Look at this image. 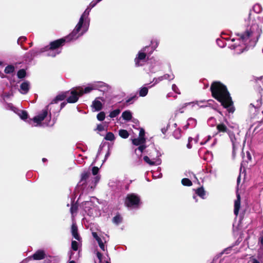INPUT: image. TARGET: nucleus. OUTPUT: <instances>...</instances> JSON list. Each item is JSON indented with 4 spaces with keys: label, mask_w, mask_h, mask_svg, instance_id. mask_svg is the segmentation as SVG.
<instances>
[{
    "label": "nucleus",
    "mask_w": 263,
    "mask_h": 263,
    "mask_svg": "<svg viewBox=\"0 0 263 263\" xmlns=\"http://www.w3.org/2000/svg\"><path fill=\"white\" fill-rule=\"evenodd\" d=\"M248 21L249 23L245 32L240 35L238 34L239 37L231 39V41L235 43L230 45V48L234 49L237 54L242 53L247 46H250L249 44L250 42H251L253 44H255L262 32L261 27L256 22V21L251 20L250 13Z\"/></svg>",
    "instance_id": "obj_1"
},
{
    "label": "nucleus",
    "mask_w": 263,
    "mask_h": 263,
    "mask_svg": "<svg viewBox=\"0 0 263 263\" xmlns=\"http://www.w3.org/2000/svg\"><path fill=\"white\" fill-rule=\"evenodd\" d=\"M210 89L213 97L220 102L229 112L233 113L235 109L227 87L221 83L216 82L212 84Z\"/></svg>",
    "instance_id": "obj_2"
},
{
    "label": "nucleus",
    "mask_w": 263,
    "mask_h": 263,
    "mask_svg": "<svg viewBox=\"0 0 263 263\" xmlns=\"http://www.w3.org/2000/svg\"><path fill=\"white\" fill-rule=\"evenodd\" d=\"M97 2H91L80 17L79 22L70 33L69 37L78 39L88 30L90 20L88 17L91 9L97 4Z\"/></svg>",
    "instance_id": "obj_3"
},
{
    "label": "nucleus",
    "mask_w": 263,
    "mask_h": 263,
    "mask_svg": "<svg viewBox=\"0 0 263 263\" xmlns=\"http://www.w3.org/2000/svg\"><path fill=\"white\" fill-rule=\"evenodd\" d=\"M70 35V33L64 39H61L51 42L49 46H46L40 49H34L30 51V53L31 56L34 57L40 53L47 52L46 54L47 56L52 57H55L61 52L59 48L62 46L65 42H70L77 39H73L71 37H69Z\"/></svg>",
    "instance_id": "obj_4"
},
{
    "label": "nucleus",
    "mask_w": 263,
    "mask_h": 263,
    "mask_svg": "<svg viewBox=\"0 0 263 263\" xmlns=\"http://www.w3.org/2000/svg\"><path fill=\"white\" fill-rule=\"evenodd\" d=\"M98 172L99 168L96 166L92 168V174L90 172H84L81 175L79 185H85L84 187L87 186L88 190H93L100 179V176L97 175Z\"/></svg>",
    "instance_id": "obj_5"
},
{
    "label": "nucleus",
    "mask_w": 263,
    "mask_h": 263,
    "mask_svg": "<svg viewBox=\"0 0 263 263\" xmlns=\"http://www.w3.org/2000/svg\"><path fill=\"white\" fill-rule=\"evenodd\" d=\"M29 123L32 126H52L54 123V120H51V113H48V106L43 109L37 115L30 119Z\"/></svg>",
    "instance_id": "obj_6"
},
{
    "label": "nucleus",
    "mask_w": 263,
    "mask_h": 263,
    "mask_svg": "<svg viewBox=\"0 0 263 263\" xmlns=\"http://www.w3.org/2000/svg\"><path fill=\"white\" fill-rule=\"evenodd\" d=\"M108 85L103 82H94L93 83L88 84L84 89L82 87H77V89L79 91L80 96L83 95L84 93H88L92 90L98 89L99 90L104 91L107 90Z\"/></svg>",
    "instance_id": "obj_7"
},
{
    "label": "nucleus",
    "mask_w": 263,
    "mask_h": 263,
    "mask_svg": "<svg viewBox=\"0 0 263 263\" xmlns=\"http://www.w3.org/2000/svg\"><path fill=\"white\" fill-rule=\"evenodd\" d=\"M140 201V198L137 195L130 194L127 195L125 203L127 207L135 208L138 206Z\"/></svg>",
    "instance_id": "obj_8"
},
{
    "label": "nucleus",
    "mask_w": 263,
    "mask_h": 263,
    "mask_svg": "<svg viewBox=\"0 0 263 263\" xmlns=\"http://www.w3.org/2000/svg\"><path fill=\"white\" fill-rule=\"evenodd\" d=\"M230 140L233 147V154H234L236 150L240 146L241 138L239 133L234 134L233 132H229L228 134Z\"/></svg>",
    "instance_id": "obj_9"
},
{
    "label": "nucleus",
    "mask_w": 263,
    "mask_h": 263,
    "mask_svg": "<svg viewBox=\"0 0 263 263\" xmlns=\"http://www.w3.org/2000/svg\"><path fill=\"white\" fill-rule=\"evenodd\" d=\"M66 100L69 103H76L78 101L79 97L81 96L77 89V87L72 88L70 91H66Z\"/></svg>",
    "instance_id": "obj_10"
},
{
    "label": "nucleus",
    "mask_w": 263,
    "mask_h": 263,
    "mask_svg": "<svg viewBox=\"0 0 263 263\" xmlns=\"http://www.w3.org/2000/svg\"><path fill=\"white\" fill-rule=\"evenodd\" d=\"M148 48H143L141 49L137 54L136 57L135 59V65L136 66H142L145 62L146 53L145 51Z\"/></svg>",
    "instance_id": "obj_11"
},
{
    "label": "nucleus",
    "mask_w": 263,
    "mask_h": 263,
    "mask_svg": "<svg viewBox=\"0 0 263 263\" xmlns=\"http://www.w3.org/2000/svg\"><path fill=\"white\" fill-rule=\"evenodd\" d=\"M82 206L86 214L90 216H93L95 207L92 200L86 201L83 202Z\"/></svg>",
    "instance_id": "obj_12"
},
{
    "label": "nucleus",
    "mask_w": 263,
    "mask_h": 263,
    "mask_svg": "<svg viewBox=\"0 0 263 263\" xmlns=\"http://www.w3.org/2000/svg\"><path fill=\"white\" fill-rule=\"evenodd\" d=\"M146 140L145 138L138 137L132 140V143L134 145L139 146L137 149H135V152L137 150H139L141 153H142L144 149L146 147L145 145Z\"/></svg>",
    "instance_id": "obj_13"
},
{
    "label": "nucleus",
    "mask_w": 263,
    "mask_h": 263,
    "mask_svg": "<svg viewBox=\"0 0 263 263\" xmlns=\"http://www.w3.org/2000/svg\"><path fill=\"white\" fill-rule=\"evenodd\" d=\"M92 235L94 238L97 241L98 245L102 251L105 250V246L104 243H105L108 240L105 237H103L102 238L99 237L96 232H92Z\"/></svg>",
    "instance_id": "obj_14"
},
{
    "label": "nucleus",
    "mask_w": 263,
    "mask_h": 263,
    "mask_svg": "<svg viewBox=\"0 0 263 263\" xmlns=\"http://www.w3.org/2000/svg\"><path fill=\"white\" fill-rule=\"evenodd\" d=\"M216 129L217 132L215 135H219L221 136L223 133H227L228 134L229 132H231L224 123L218 124L216 126Z\"/></svg>",
    "instance_id": "obj_15"
},
{
    "label": "nucleus",
    "mask_w": 263,
    "mask_h": 263,
    "mask_svg": "<svg viewBox=\"0 0 263 263\" xmlns=\"http://www.w3.org/2000/svg\"><path fill=\"white\" fill-rule=\"evenodd\" d=\"M101 101H104V99L101 97H98L92 102L91 106L95 109V111H99L102 108Z\"/></svg>",
    "instance_id": "obj_16"
},
{
    "label": "nucleus",
    "mask_w": 263,
    "mask_h": 263,
    "mask_svg": "<svg viewBox=\"0 0 263 263\" xmlns=\"http://www.w3.org/2000/svg\"><path fill=\"white\" fill-rule=\"evenodd\" d=\"M45 257V251L42 250H39L36 251L31 257H30V258H32L34 260H41L44 259Z\"/></svg>",
    "instance_id": "obj_17"
},
{
    "label": "nucleus",
    "mask_w": 263,
    "mask_h": 263,
    "mask_svg": "<svg viewBox=\"0 0 263 263\" xmlns=\"http://www.w3.org/2000/svg\"><path fill=\"white\" fill-rule=\"evenodd\" d=\"M205 102V100L202 101H194V102H187L183 104V107H186L188 106H191V107H193L195 105H198L199 107H205L208 106L207 105H201V103H204Z\"/></svg>",
    "instance_id": "obj_18"
},
{
    "label": "nucleus",
    "mask_w": 263,
    "mask_h": 263,
    "mask_svg": "<svg viewBox=\"0 0 263 263\" xmlns=\"http://www.w3.org/2000/svg\"><path fill=\"white\" fill-rule=\"evenodd\" d=\"M29 88V82L25 81L21 84L20 91L22 94H26L28 92Z\"/></svg>",
    "instance_id": "obj_19"
},
{
    "label": "nucleus",
    "mask_w": 263,
    "mask_h": 263,
    "mask_svg": "<svg viewBox=\"0 0 263 263\" xmlns=\"http://www.w3.org/2000/svg\"><path fill=\"white\" fill-rule=\"evenodd\" d=\"M144 160L151 165H159L161 163V160L158 159H150L148 156H144L143 158Z\"/></svg>",
    "instance_id": "obj_20"
},
{
    "label": "nucleus",
    "mask_w": 263,
    "mask_h": 263,
    "mask_svg": "<svg viewBox=\"0 0 263 263\" xmlns=\"http://www.w3.org/2000/svg\"><path fill=\"white\" fill-rule=\"evenodd\" d=\"M240 206V195L237 194V199L235 201L234 203V214L237 216L238 214Z\"/></svg>",
    "instance_id": "obj_21"
},
{
    "label": "nucleus",
    "mask_w": 263,
    "mask_h": 263,
    "mask_svg": "<svg viewBox=\"0 0 263 263\" xmlns=\"http://www.w3.org/2000/svg\"><path fill=\"white\" fill-rule=\"evenodd\" d=\"M67 97V93L66 91L63 92L61 94L58 95L52 101L51 103L50 104V106H51L53 104H57L58 101H62L66 98Z\"/></svg>",
    "instance_id": "obj_22"
},
{
    "label": "nucleus",
    "mask_w": 263,
    "mask_h": 263,
    "mask_svg": "<svg viewBox=\"0 0 263 263\" xmlns=\"http://www.w3.org/2000/svg\"><path fill=\"white\" fill-rule=\"evenodd\" d=\"M122 117L124 120L129 121L132 118V114L129 110H125L123 112Z\"/></svg>",
    "instance_id": "obj_23"
},
{
    "label": "nucleus",
    "mask_w": 263,
    "mask_h": 263,
    "mask_svg": "<svg viewBox=\"0 0 263 263\" xmlns=\"http://www.w3.org/2000/svg\"><path fill=\"white\" fill-rule=\"evenodd\" d=\"M15 114H17L19 117L23 120L27 119L28 118V114L26 111L21 110L18 109V111L15 112Z\"/></svg>",
    "instance_id": "obj_24"
},
{
    "label": "nucleus",
    "mask_w": 263,
    "mask_h": 263,
    "mask_svg": "<svg viewBox=\"0 0 263 263\" xmlns=\"http://www.w3.org/2000/svg\"><path fill=\"white\" fill-rule=\"evenodd\" d=\"M5 108L7 110H11L13 111L15 113L18 111V109L14 106L12 103H6Z\"/></svg>",
    "instance_id": "obj_25"
},
{
    "label": "nucleus",
    "mask_w": 263,
    "mask_h": 263,
    "mask_svg": "<svg viewBox=\"0 0 263 263\" xmlns=\"http://www.w3.org/2000/svg\"><path fill=\"white\" fill-rule=\"evenodd\" d=\"M158 44H159V41L156 40V39H154V40H153L152 41H151V47H152L151 48V50L149 51V52H153V51L156 49V48L158 47Z\"/></svg>",
    "instance_id": "obj_26"
},
{
    "label": "nucleus",
    "mask_w": 263,
    "mask_h": 263,
    "mask_svg": "<svg viewBox=\"0 0 263 263\" xmlns=\"http://www.w3.org/2000/svg\"><path fill=\"white\" fill-rule=\"evenodd\" d=\"M197 121L195 119L190 118L187 120V125L188 126H191L192 127H194L196 125Z\"/></svg>",
    "instance_id": "obj_27"
},
{
    "label": "nucleus",
    "mask_w": 263,
    "mask_h": 263,
    "mask_svg": "<svg viewBox=\"0 0 263 263\" xmlns=\"http://www.w3.org/2000/svg\"><path fill=\"white\" fill-rule=\"evenodd\" d=\"M119 136L124 139H126L129 136V134L126 130L125 129H120L119 131Z\"/></svg>",
    "instance_id": "obj_28"
},
{
    "label": "nucleus",
    "mask_w": 263,
    "mask_h": 263,
    "mask_svg": "<svg viewBox=\"0 0 263 263\" xmlns=\"http://www.w3.org/2000/svg\"><path fill=\"white\" fill-rule=\"evenodd\" d=\"M196 194L202 199L205 198V191L203 187L198 188L196 192Z\"/></svg>",
    "instance_id": "obj_29"
},
{
    "label": "nucleus",
    "mask_w": 263,
    "mask_h": 263,
    "mask_svg": "<svg viewBox=\"0 0 263 263\" xmlns=\"http://www.w3.org/2000/svg\"><path fill=\"white\" fill-rule=\"evenodd\" d=\"M148 93V88L145 87H142L139 90V96L140 97H145Z\"/></svg>",
    "instance_id": "obj_30"
},
{
    "label": "nucleus",
    "mask_w": 263,
    "mask_h": 263,
    "mask_svg": "<svg viewBox=\"0 0 263 263\" xmlns=\"http://www.w3.org/2000/svg\"><path fill=\"white\" fill-rule=\"evenodd\" d=\"M173 136L177 139L180 138L181 137V130L179 128L175 130L173 132Z\"/></svg>",
    "instance_id": "obj_31"
},
{
    "label": "nucleus",
    "mask_w": 263,
    "mask_h": 263,
    "mask_svg": "<svg viewBox=\"0 0 263 263\" xmlns=\"http://www.w3.org/2000/svg\"><path fill=\"white\" fill-rule=\"evenodd\" d=\"M181 183L184 186H190L192 185V181L188 178H183L181 180Z\"/></svg>",
    "instance_id": "obj_32"
},
{
    "label": "nucleus",
    "mask_w": 263,
    "mask_h": 263,
    "mask_svg": "<svg viewBox=\"0 0 263 263\" xmlns=\"http://www.w3.org/2000/svg\"><path fill=\"white\" fill-rule=\"evenodd\" d=\"M120 113V110L119 109H117L111 111L110 112L109 116L111 118H113L116 117L117 116H118Z\"/></svg>",
    "instance_id": "obj_33"
},
{
    "label": "nucleus",
    "mask_w": 263,
    "mask_h": 263,
    "mask_svg": "<svg viewBox=\"0 0 263 263\" xmlns=\"http://www.w3.org/2000/svg\"><path fill=\"white\" fill-rule=\"evenodd\" d=\"M254 11L256 13H259L262 11V7L260 4H255L253 8Z\"/></svg>",
    "instance_id": "obj_34"
},
{
    "label": "nucleus",
    "mask_w": 263,
    "mask_h": 263,
    "mask_svg": "<svg viewBox=\"0 0 263 263\" xmlns=\"http://www.w3.org/2000/svg\"><path fill=\"white\" fill-rule=\"evenodd\" d=\"M105 139L108 141H113L115 139V136L113 133L108 132L106 134Z\"/></svg>",
    "instance_id": "obj_35"
},
{
    "label": "nucleus",
    "mask_w": 263,
    "mask_h": 263,
    "mask_svg": "<svg viewBox=\"0 0 263 263\" xmlns=\"http://www.w3.org/2000/svg\"><path fill=\"white\" fill-rule=\"evenodd\" d=\"M78 206L76 204H72L70 208V213L72 217L74 216V214L77 212Z\"/></svg>",
    "instance_id": "obj_36"
},
{
    "label": "nucleus",
    "mask_w": 263,
    "mask_h": 263,
    "mask_svg": "<svg viewBox=\"0 0 263 263\" xmlns=\"http://www.w3.org/2000/svg\"><path fill=\"white\" fill-rule=\"evenodd\" d=\"M14 68L13 66L9 65L7 66L5 69V72L6 73H11L13 72Z\"/></svg>",
    "instance_id": "obj_37"
},
{
    "label": "nucleus",
    "mask_w": 263,
    "mask_h": 263,
    "mask_svg": "<svg viewBox=\"0 0 263 263\" xmlns=\"http://www.w3.org/2000/svg\"><path fill=\"white\" fill-rule=\"evenodd\" d=\"M17 75L19 78H23L26 76V71L24 69H21L17 72Z\"/></svg>",
    "instance_id": "obj_38"
},
{
    "label": "nucleus",
    "mask_w": 263,
    "mask_h": 263,
    "mask_svg": "<svg viewBox=\"0 0 263 263\" xmlns=\"http://www.w3.org/2000/svg\"><path fill=\"white\" fill-rule=\"evenodd\" d=\"M97 117L98 120L102 121L105 119V114L104 112L101 111L97 115Z\"/></svg>",
    "instance_id": "obj_39"
},
{
    "label": "nucleus",
    "mask_w": 263,
    "mask_h": 263,
    "mask_svg": "<svg viewBox=\"0 0 263 263\" xmlns=\"http://www.w3.org/2000/svg\"><path fill=\"white\" fill-rule=\"evenodd\" d=\"M12 95H13L12 92H4L2 95V97L3 99V100H5L6 99H8L11 96H12Z\"/></svg>",
    "instance_id": "obj_40"
},
{
    "label": "nucleus",
    "mask_w": 263,
    "mask_h": 263,
    "mask_svg": "<svg viewBox=\"0 0 263 263\" xmlns=\"http://www.w3.org/2000/svg\"><path fill=\"white\" fill-rule=\"evenodd\" d=\"M163 80H172L174 79V76L173 74H165L162 76Z\"/></svg>",
    "instance_id": "obj_41"
},
{
    "label": "nucleus",
    "mask_w": 263,
    "mask_h": 263,
    "mask_svg": "<svg viewBox=\"0 0 263 263\" xmlns=\"http://www.w3.org/2000/svg\"><path fill=\"white\" fill-rule=\"evenodd\" d=\"M78 242L76 241L72 240L71 242V248L74 251H77L78 249Z\"/></svg>",
    "instance_id": "obj_42"
},
{
    "label": "nucleus",
    "mask_w": 263,
    "mask_h": 263,
    "mask_svg": "<svg viewBox=\"0 0 263 263\" xmlns=\"http://www.w3.org/2000/svg\"><path fill=\"white\" fill-rule=\"evenodd\" d=\"M122 218L119 215H116L113 218V222L116 224H119L121 222Z\"/></svg>",
    "instance_id": "obj_43"
},
{
    "label": "nucleus",
    "mask_w": 263,
    "mask_h": 263,
    "mask_svg": "<svg viewBox=\"0 0 263 263\" xmlns=\"http://www.w3.org/2000/svg\"><path fill=\"white\" fill-rule=\"evenodd\" d=\"M216 42H217V45L220 47H221V48L224 47L226 45V43L223 42V41L222 40L217 39Z\"/></svg>",
    "instance_id": "obj_44"
},
{
    "label": "nucleus",
    "mask_w": 263,
    "mask_h": 263,
    "mask_svg": "<svg viewBox=\"0 0 263 263\" xmlns=\"http://www.w3.org/2000/svg\"><path fill=\"white\" fill-rule=\"evenodd\" d=\"M164 80L162 76H160L157 78H154L153 80L154 84L153 85L159 83L160 82Z\"/></svg>",
    "instance_id": "obj_45"
},
{
    "label": "nucleus",
    "mask_w": 263,
    "mask_h": 263,
    "mask_svg": "<svg viewBox=\"0 0 263 263\" xmlns=\"http://www.w3.org/2000/svg\"><path fill=\"white\" fill-rule=\"evenodd\" d=\"M78 233V228L76 223H73L71 226V233Z\"/></svg>",
    "instance_id": "obj_46"
},
{
    "label": "nucleus",
    "mask_w": 263,
    "mask_h": 263,
    "mask_svg": "<svg viewBox=\"0 0 263 263\" xmlns=\"http://www.w3.org/2000/svg\"><path fill=\"white\" fill-rule=\"evenodd\" d=\"M261 101L259 100H258L256 102V104L254 105V104H251L250 106H252V107H254L255 108H259L261 105Z\"/></svg>",
    "instance_id": "obj_47"
},
{
    "label": "nucleus",
    "mask_w": 263,
    "mask_h": 263,
    "mask_svg": "<svg viewBox=\"0 0 263 263\" xmlns=\"http://www.w3.org/2000/svg\"><path fill=\"white\" fill-rule=\"evenodd\" d=\"M144 48H148L147 49H146L145 51V52L146 53V55L147 57V58L153 53V52H149V51L151 50V46H145Z\"/></svg>",
    "instance_id": "obj_48"
},
{
    "label": "nucleus",
    "mask_w": 263,
    "mask_h": 263,
    "mask_svg": "<svg viewBox=\"0 0 263 263\" xmlns=\"http://www.w3.org/2000/svg\"><path fill=\"white\" fill-rule=\"evenodd\" d=\"M97 130L100 131V132H102V131H104L105 130V125H103V124H99L97 126Z\"/></svg>",
    "instance_id": "obj_49"
},
{
    "label": "nucleus",
    "mask_w": 263,
    "mask_h": 263,
    "mask_svg": "<svg viewBox=\"0 0 263 263\" xmlns=\"http://www.w3.org/2000/svg\"><path fill=\"white\" fill-rule=\"evenodd\" d=\"M172 89L176 93H177L178 94H180V93L178 88L177 87V86L175 84H173L172 85Z\"/></svg>",
    "instance_id": "obj_50"
},
{
    "label": "nucleus",
    "mask_w": 263,
    "mask_h": 263,
    "mask_svg": "<svg viewBox=\"0 0 263 263\" xmlns=\"http://www.w3.org/2000/svg\"><path fill=\"white\" fill-rule=\"evenodd\" d=\"M144 136H145L144 130L143 128H140V132H139V137L145 138Z\"/></svg>",
    "instance_id": "obj_51"
},
{
    "label": "nucleus",
    "mask_w": 263,
    "mask_h": 263,
    "mask_svg": "<svg viewBox=\"0 0 263 263\" xmlns=\"http://www.w3.org/2000/svg\"><path fill=\"white\" fill-rule=\"evenodd\" d=\"M26 40V37L25 36H21L17 40V44H21L22 42L25 41Z\"/></svg>",
    "instance_id": "obj_52"
},
{
    "label": "nucleus",
    "mask_w": 263,
    "mask_h": 263,
    "mask_svg": "<svg viewBox=\"0 0 263 263\" xmlns=\"http://www.w3.org/2000/svg\"><path fill=\"white\" fill-rule=\"evenodd\" d=\"M193 138H191V137L189 138V139H188V143L187 144L186 146H187V147L188 148H189V149H190V148H192V144H191V142L193 141Z\"/></svg>",
    "instance_id": "obj_53"
},
{
    "label": "nucleus",
    "mask_w": 263,
    "mask_h": 263,
    "mask_svg": "<svg viewBox=\"0 0 263 263\" xmlns=\"http://www.w3.org/2000/svg\"><path fill=\"white\" fill-rule=\"evenodd\" d=\"M185 175L186 176L191 178V179L192 178V177H194V178H196L195 175L193 173H192L191 172H186Z\"/></svg>",
    "instance_id": "obj_54"
},
{
    "label": "nucleus",
    "mask_w": 263,
    "mask_h": 263,
    "mask_svg": "<svg viewBox=\"0 0 263 263\" xmlns=\"http://www.w3.org/2000/svg\"><path fill=\"white\" fill-rule=\"evenodd\" d=\"M158 173H155L153 174V176L154 178H161L162 176V174L161 173H159L158 174Z\"/></svg>",
    "instance_id": "obj_55"
},
{
    "label": "nucleus",
    "mask_w": 263,
    "mask_h": 263,
    "mask_svg": "<svg viewBox=\"0 0 263 263\" xmlns=\"http://www.w3.org/2000/svg\"><path fill=\"white\" fill-rule=\"evenodd\" d=\"M73 237L76 239H77V240H80V237L78 234V233H73V234H72Z\"/></svg>",
    "instance_id": "obj_56"
},
{
    "label": "nucleus",
    "mask_w": 263,
    "mask_h": 263,
    "mask_svg": "<svg viewBox=\"0 0 263 263\" xmlns=\"http://www.w3.org/2000/svg\"><path fill=\"white\" fill-rule=\"evenodd\" d=\"M136 98V96H133V97H132L129 98H128L127 100H126V102L127 103H130L131 102L134 100H135Z\"/></svg>",
    "instance_id": "obj_57"
},
{
    "label": "nucleus",
    "mask_w": 263,
    "mask_h": 263,
    "mask_svg": "<svg viewBox=\"0 0 263 263\" xmlns=\"http://www.w3.org/2000/svg\"><path fill=\"white\" fill-rule=\"evenodd\" d=\"M97 256L98 259L99 260V261L101 262V259H102V254L101 253L98 252L97 253Z\"/></svg>",
    "instance_id": "obj_58"
},
{
    "label": "nucleus",
    "mask_w": 263,
    "mask_h": 263,
    "mask_svg": "<svg viewBox=\"0 0 263 263\" xmlns=\"http://www.w3.org/2000/svg\"><path fill=\"white\" fill-rule=\"evenodd\" d=\"M185 108V107H183V104L182 106L178 109V111L180 112V113H183L184 112V109Z\"/></svg>",
    "instance_id": "obj_59"
},
{
    "label": "nucleus",
    "mask_w": 263,
    "mask_h": 263,
    "mask_svg": "<svg viewBox=\"0 0 263 263\" xmlns=\"http://www.w3.org/2000/svg\"><path fill=\"white\" fill-rule=\"evenodd\" d=\"M247 154L248 159L249 160H251V155H250V153L247 152Z\"/></svg>",
    "instance_id": "obj_60"
},
{
    "label": "nucleus",
    "mask_w": 263,
    "mask_h": 263,
    "mask_svg": "<svg viewBox=\"0 0 263 263\" xmlns=\"http://www.w3.org/2000/svg\"><path fill=\"white\" fill-rule=\"evenodd\" d=\"M211 138V137L209 136L208 137V138L207 140H206L204 142H201V145H203V144H205V143L208 141H209Z\"/></svg>",
    "instance_id": "obj_61"
},
{
    "label": "nucleus",
    "mask_w": 263,
    "mask_h": 263,
    "mask_svg": "<svg viewBox=\"0 0 263 263\" xmlns=\"http://www.w3.org/2000/svg\"><path fill=\"white\" fill-rule=\"evenodd\" d=\"M258 20L260 23H263V18L261 17H258Z\"/></svg>",
    "instance_id": "obj_62"
},
{
    "label": "nucleus",
    "mask_w": 263,
    "mask_h": 263,
    "mask_svg": "<svg viewBox=\"0 0 263 263\" xmlns=\"http://www.w3.org/2000/svg\"><path fill=\"white\" fill-rule=\"evenodd\" d=\"M161 64V63L159 61H156V64L158 66H160Z\"/></svg>",
    "instance_id": "obj_63"
},
{
    "label": "nucleus",
    "mask_w": 263,
    "mask_h": 263,
    "mask_svg": "<svg viewBox=\"0 0 263 263\" xmlns=\"http://www.w3.org/2000/svg\"><path fill=\"white\" fill-rule=\"evenodd\" d=\"M260 242L261 245L262 246H263V237H262L260 238Z\"/></svg>",
    "instance_id": "obj_64"
}]
</instances>
